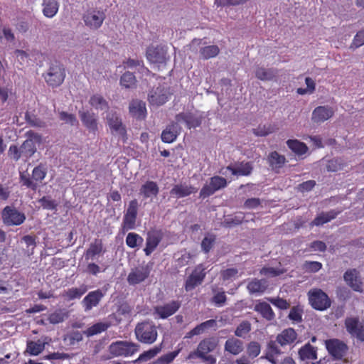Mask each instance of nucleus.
I'll return each instance as SVG.
<instances>
[{
    "instance_id": "14",
    "label": "nucleus",
    "mask_w": 364,
    "mask_h": 364,
    "mask_svg": "<svg viewBox=\"0 0 364 364\" xmlns=\"http://www.w3.org/2000/svg\"><path fill=\"white\" fill-rule=\"evenodd\" d=\"M105 18V14L102 11H87L83 16V20L86 26L91 28H100Z\"/></svg>"
},
{
    "instance_id": "36",
    "label": "nucleus",
    "mask_w": 364,
    "mask_h": 364,
    "mask_svg": "<svg viewBox=\"0 0 364 364\" xmlns=\"http://www.w3.org/2000/svg\"><path fill=\"white\" fill-rule=\"evenodd\" d=\"M254 309L267 321H272L275 317V314L271 306L265 301H260L257 303L255 306Z\"/></svg>"
},
{
    "instance_id": "62",
    "label": "nucleus",
    "mask_w": 364,
    "mask_h": 364,
    "mask_svg": "<svg viewBox=\"0 0 364 364\" xmlns=\"http://www.w3.org/2000/svg\"><path fill=\"white\" fill-rule=\"evenodd\" d=\"M284 272V270L276 269L274 267H262L260 269V274L265 276L277 277L282 274Z\"/></svg>"
},
{
    "instance_id": "34",
    "label": "nucleus",
    "mask_w": 364,
    "mask_h": 364,
    "mask_svg": "<svg viewBox=\"0 0 364 364\" xmlns=\"http://www.w3.org/2000/svg\"><path fill=\"white\" fill-rule=\"evenodd\" d=\"M227 169L230 171L232 175L247 176L251 174L253 167L250 162H241L236 167L230 165Z\"/></svg>"
},
{
    "instance_id": "55",
    "label": "nucleus",
    "mask_w": 364,
    "mask_h": 364,
    "mask_svg": "<svg viewBox=\"0 0 364 364\" xmlns=\"http://www.w3.org/2000/svg\"><path fill=\"white\" fill-rule=\"evenodd\" d=\"M261 351V346L258 342L251 341L247 347V353L249 357L255 358L259 355Z\"/></svg>"
},
{
    "instance_id": "59",
    "label": "nucleus",
    "mask_w": 364,
    "mask_h": 364,
    "mask_svg": "<svg viewBox=\"0 0 364 364\" xmlns=\"http://www.w3.org/2000/svg\"><path fill=\"white\" fill-rule=\"evenodd\" d=\"M176 122H184L188 127L191 129L193 127V117L190 114L181 112L176 116Z\"/></svg>"
},
{
    "instance_id": "9",
    "label": "nucleus",
    "mask_w": 364,
    "mask_h": 364,
    "mask_svg": "<svg viewBox=\"0 0 364 364\" xmlns=\"http://www.w3.org/2000/svg\"><path fill=\"white\" fill-rule=\"evenodd\" d=\"M146 56L151 63L156 64L158 67L161 65H165L169 59L166 49L159 46L148 47Z\"/></svg>"
},
{
    "instance_id": "13",
    "label": "nucleus",
    "mask_w": 364,
    "mask_h": 364,
    "mask_svg": "<svg viewBox=\"0 0 364 364\" xmlns=\"http://www.w3.org/2000/svg\"><path fill=\"white\" fill-rule=\"evenodd\" d=\"M4 223L7 225H20L26 220L23 213L19 212L14 208L6 206L2 211Z\"/></svg>"
},
{
    "instance_id": "30",
    "label": "nucleus",
    "mask_w": 364,
    "mask_h": 364,
    "mask_svg": "<svg viewBox=\"0 0 364 364\" xmlns=\"http://www.w3.org/2000/svg\"><path fill=\"white\" fill-rule=\"evenodd\" d=\"M197 192V188L192 186L186 184H176L170 191V194L178 198H183L190 196L192 193Z\"/></svg>"
},
{
    "instance_id": "41",
    "label": "nucleus",
    "mask_w": 364,
    "mask_h": 364,
    "mask_svg": "<svg viewBox=\"0 0 364 364\" xmlns=\"http://www.w3.org/2000/svg\"><path fill=\"white\" fill-rule=\"evenodd\" d=\"M277 74V70L274 68H265L259 67L255 70V76L257 79L262 81L273 80Z\"/></svg>"
},
{
    "instance_id": "54",
    "label": "nucleus",
    "mask_w": 364,
    "mask_h": 364,
    "mask_svg": "<svg viewBox=\"0 0 364 364\" xmlns=\"http://www.w3.org/2000/svg\"><path fill=\"white\" fill-rule=\"evenodd\" d=\"M180 350H176L173 352L168 353L166 354H164L161 356H160L156 360L157 364H169L171 363L176 357L179 354Z\"/></svg>"
},
{
    "instance_id": "64",
    "label": "nucleus",
    "mask_w": 364,
    "mask_h": 364,
    "mask_svg": "<svg viewBox=\"0 0 364 364\" xmlns=\"http://www.w3.org/2000/svg\"><path fill=\"white\" fill-rule=\"evenodd\" d=\"M60 119L70 125H75L78 124L76 117L73 114H69L66 112H61L60 113Z\"/></svg>"
},
{
    "instance_id": "23",
    "label": "nucleus",
    "mask_w": 364,
    "mask_h": 364,
    "mask_svg": "<svg viewBox=\"0 0 364 364\" xmlns=\"http://www.w3.org/2000/svg\"><path fill=\"white\" fill-rule=\"evenodd\" d=\"M181 127L177 122H172L166 126V129L162 131L161 140L164 143H172L173 142L178 135L180 134Z\"/></svg>"
},
{
    "instance_id": "51",
    "label": "nucleus",
    "mask_w": 364,
    "mask_h": 364,
    "mask_svg": "<svg viewBox=\"0 0 364 364\" xmlns=\"http://www.w3.org/2000/svg\"><path fill=\"white\" fill-rule=\"evenodd\" d=\"M22 154L26 157H31L36 151V144L31 140H26L21 146Z\"/></svg>"
},
{
    "instance_id": "6",
    "label": "nucleus",
    "mask_w": 364,
    "mask_h": 364,
    "mask_svg": "<svg viewBox=\"0 0 364 364\" xmlns=\"http://www.w3.org/2000/svg\"><path fill=\"white\" fill-rule=\"evenodd\" d=\"M139 204L136 199L131 200L124 213L122 229L123 232L136 228V222L138 215Z\"/></svg>"
},
{
    "instance_id": "49",
    "label": "nucleus",
    "mask_w": 364,
    "mask_h": 364,
    "mask_svg": "<svg viewBox=\"0 0 364 364\" xmlns=\"http://www.w3.org/2000/svg\"><path fill=\"white\" fill-rule=\"evenodd\" d=\"M216 241L215 235L208 234L206 235L201 242V249L205 253H208L213 247Z\"/></svg>"
},
{
    "instance_id": "19",
    "label": "nucleus",
    "mask_w": 364,
    "mask_h": 364,
    "mask_svg": "<svg viewBox=\"0 0 364 364\" xmlns=\"http://www.w3.org/2000/svg\"><path fill=\"white\" fill-rule=\"evenodd\" d=\"M107 124L111 129L112 133L115 132L122 137L126 136L127 130L125 127L123 125L122 122L119 116L115 112L108 113L107 115Z\"/></svg>"
},
{
    "instance_id": "61",
    "label": "nucleus",
    "mask_w": 364,
    "mask_h": 364,
    "mask_svg": "<svg viewBox=\"0 0 364 364\" xmlns=\"http://www.w3.org/2000/svg\"><path fill=\"white\" fill-rule=\"evenodd\" d=\"M289 318L296 322L302 320V310L299 306H293L289 314Z\"/></svg>"
},
{
    "instance_id": "21",
    "label": "nucleus",
    "mask_w": 364,
    "mask_h": 364,
    "mask_svg": "<svg viewBox=\"0 0 364 364\" xmlns=\"http://www.w3.org/2000/svg\"><path fill=\"white\" fill-rule=\"evenodd\" d=\"M104 293L101 289H97L89 292L82 299V304L85 311L91 310L97 306L102 299L104 297Z\"/></svg>"
},
{
    "instance_id": "42",
    "label": "nucleus",
    "mask_w": 364,
    "mask_h": 364,
    "mask_svg": "<svg viewBox=\"0 0 364 364\" xmlns=\"http://www.w3.org/2000/svg\"><path fill=\"white\" fill-rule=\"evenodd\" d=\"M24 119L30 127L43 128L46 126V124L43 120L31 112H26Z\"/></svg>"
},
{
    "instance_id": "16",
    "label": "nucleus",
    "mask_w": 364,
    "mask_h": 364,
    "mask_svg": "<svg viewBox=\"0 0 364 364\" xmlns=\"http://www.w3.org/2000/svg\"><path fill=\"white\" fill-rule=\"evenodd\" d=\"M79 117L82 124L89 132L95 135L98 132V122L96 114L87 110L80 111Z\"/></svg>"
},
{
    "instance_id": "44",
    "label": "nucleus",
    "mask_w": 364,
    "mask_h": 364,
    "mask_svg": "<svg viewBox=\"0 0 364 364\" xmlns=\"http://www.w3.org/2000/svg\"><path fill=\"white\" fill-rule=\"evenodd\" d=\"M45 348V343L41 341H28L26 346V351L31 355H38L43 351Z\"/></svg>"
},
{
    "instance_id": "3",
    "label": "nucleus",
    "mask_w": 364,
    "mask_h": 364,
    "mask_svg": "<svg viewBox=\"0 0 364 364\" xmlns=\"http://www.w3.org/2000/svg\"><path fill=\"white\" fill-rule=\"evenodd\" d=\"M46 175L47 168L45 164L41 163L33 169L31 178L28 173H20V182L22 186L36 191Z\"/></svg>"
},
{
    "instance_id": "38",
    "label": "nucleus",
    "mask_w": 364,
    "mask_h": 364,
    "mask_svg": "<svg viewBox=\"0 0 364 364\" xmlns=\"http://www.w3.org/2000/svg\"><path fill=\"white\" fill-rule=\"evenodd\" d=\"M247 289L250 294H262L267 289V282L264 279H253L248 282Z\"/></svg>"
},
{
    "instance_id": "10",
    "label": "nucleus",
    "mask_w": 364,
    "mask_h": 364,
    "mask_svg": "<svg viewBox=\"0 0 364 364\" xmlns=\"http://www.w3.org/2000/svg\"><path fill=\"white\" fill-rule=\"evenodd\" d=\"M164 238V232L161 229H151L146 233V245L144 252L146 256L151 255L157 248Z\"/></svg>"
},
{
    "instance_id": "57",
    "label": "nucleus",
    "mask_w": 364,
    "mask_h": 364,
    "mask_svg": "<svg viewBox=\"0 0 364 364\" xmlns=\"http://www.w3.org/2000/svg\"><path fill=\"white\" fill-rule=\"evenodd\" d=\"M107 267L102 266H100L95 262H89L86 267V272L91 275L96 276L100 272H105Z\"/></svg>"
},
{
    "instance_id": "25",
    "label": "nucleus",
    "mask_w": 364,
    "mask_h": 364,
    "mask_svg": "<svg viewBox=\"0 0 364 364\" xmlns=\"http://www.w3.org/2000/svg\"><path fill=\"white\" fill-rule=\"evenodd\" d=\"M297 338V333L292 328H288L283 330L277 337V341L281 346L291 345Z\"/></svg>"
},
{
    "instance_id": "4",
    "label": "nucleus",
    "mask_w": 364,
    "mask_h": 364,
    "mask_svg": "<svg viewBox=\"0 0 364 364\" xmlns=\"http://www.w3.org/2000/svg\"><path fill=\"white\" fill-rule=\"evenodd\" d=\"M66 76L65 68L63 64L55 62L52 63L43 77L47 85L52 87H58L63 84Z\"/></svg>"
},
{
    "instance_id": "20",
    "label": "nucleus",
    "mask_w": 364,
    "mask_h": 364,
    "mask_svg": "<svg viewBox=\"0 0 364 364\" xmlns=\"http://www.w3.org/2000/svg\"><path fill=\"white\" fill-rule=\"evenodd\" d=\"M334 114V110L329 106H318L316 107L311 114V120L316 123L327 121Z\"/></svg>"
},
{
    "instance_id": "26",
    "label": "nucleus",
    "mask_w": 364,
    "mask_h": 364,
    "mask_svg": "<svg viewBox=\"0 0 364 364\" xmlns=\"http://www.w3.org/2000/svg\"><path fill=\"white\" fill-rule=\"evenodd\" d=\"M346 283L356 291H362V282L358 277V272L355 269H348L344 274Z\"/></svg>"
},
{
    "instance_id": "33",
    "label": "nucleus",
    "mask_w": 364,
    "mask_h": 364,
    "mask_svg": "<svg viewBox=\"0 0 364 364\" xmlns=\"http://www.w3.org/2000/svg\"><path fill=\"white\" fill-rule=\"evenodd\" d=\"M87 291V287L85 284H82L79 287H72L65 290L62 296L67 301H72L76 299H80Z\"/></svg>"
},
{
    "instance_id": "32",
    "label": "nucleus",
    "mask_w": 364,
    "mask_h": 364,
    "mask_svg": "<svg viewBox=\"0 0 364 364\" xmlns=\"http://www.w3.org/2000/svg\"><path fill=\"white\" fill-rule=\"evenodd\" d=\"M268 161L272 170L278 173L279 170L284 166L287 161L284 156L274 151L269 154Z\"/></svg>"
},
{
    "instance_id": "17",
    "label": "nucleus",
    "mask_w": 364,
    "mask_h": 364,
    "mask_svg": "<svg viewBox=\"0 0 364 364\" xmlns=\"http://www.w3.org/2000/svg\"><path fill=\"white\" fill-rule=\"evenodd\" d=\"M106 250L104 247L103 242L101 239H95L85 250L84 255L87 261L94 260L97 257L104 255Z\"/></svg>"
},
{
    "instance_id": "5",
    "label": "nucleus",
    "mask_w": 364,
    "mask_h": 364,
    "mask_svg": "<svg viewBox=\"0 0 364 364\" xmlns=\"http://www.w3.org/2000/svg\"><path fill=\"white\" fill-rule=\"evenodd\" d=\"M139 346L135 343L127 341H117L109 346V353L116 357H129L138 352Z\"/></svg>"
},
{
    "instance_id": "47",
    "label": "nucleus",
    "mask_w": 364,
    "mask_h": 364,
    "mask_svg": "<svg viewBox=\"0 0 364 364\" xmlns=\"http://www.w3.org/2000/svg\"><path fill=\"white\" fill-rule=\"evenodd\" d=\"M219 52L218 46L215 45L205 46L200 50L201 57L205 60L215 57Z\"/></svg>"
},
{
    "instance_id": "39",
    "label": "nucleus",
    "mask_w": 364,
    "mask_h": 364,
    "mask_svg": "<svg viewBox=\"0 0 364 364\" xmlns=\"http://www.w3.org/2000/svg\"><path fill=\"white\" fill-rule=\"evenodd\" d=\"M299 356L301 360L317 359L316 349L310 343H306L299 350Z\"/></svg>"
},
{
    "instance_id": "48",
    "label": "nucleus",
    "mask_w": 364,
    "mask_h": 364,
    "mask_svg": "<svg viewBox=\"0 0 364 364\" xmlns=\"http://www.w3.org/2000/svg\"><path fill=\"white\" fill-rule=\"evenodd\" d=\"M276 130L277 128L275 125L268 124L264 125H259L256 129H253V133L256 136H265L269 134L274 132Z\"/></svg>"
},
{
    "instance_id": "58",
    "label": "nucleus",
    "mask_w": 364,
    "mask_h": 364,
    "mask_svg": "<svg viewBox=\"0 0 364 364\" xmlns=\"http://www.w3.org/2000/svg\"><path fill=\"white\" fill-rule=\"evenodd\" d=\"M65 319V314L61 310H58L49 314L48 320L52 324L61 323Z\"/></svg>"
},
{
    "instance_id": "15",
    "label": "nucleus",
    "mask_w": 364,
    "mask_h": 364,
    "mask_svg": "<svg viewBox=\"0 0 364 364\" xmlns=\"http://www.w3.org/2000/svg\"><path fill=\"white\" fill-rule=\"evenodd\" d=\"M326 347L329 354L336 359L342 358L348 350L347 345L338 339L327 340Z\"/></svg>"
},
{
    "instance_id": "12",
    "label": "nucleus",
    "mask_w": 364,
    "mask_h": 364,
    "mask_svg": "<svg viewBox=\"0 0 364 364\" xmlns=\"http://www.w3.org/2000/svg\"><path fill=\"white\" fill-rule=\"evenodd\" d=\"M205 275L206 272L203 264L196 266L185 282V290L189 291L200 285L203 282Z\"/></svg>"
},
{
    "instance_id": "43",
    "label": "nucleus",
    "mask_w": 364,
    "mask_h": 364,
    "mask_svg": "<svg viewBox=\"0 0 364 364\" xmlns=\"http://www.w3.org/2000/svg\"><path fill=\"white\" fill-rule=\"evenodd\" d=\"M90 105L95 109H106L108 108V102L100 94H95L92 95L89 100Z\"/></svg>"
},
{
    "instance_id": "2",
    "label": "nucleus",
    "mask_w": 364,
    "mask_h": 364,
    "mask_svg": "<svg viewBox=\"0 0 364 364\" xmlns=\"http://www.w3.org/2000/svg\"><path fill=\"white\" fill-rule=\"evenodd\" d=\"M134 333L136 339L144 344L154 343L158 337L157 327L151 321L138 323L135 327Z\"/></svg>"
},
{
    "instance_id": "35",
    "label": "nucleus",
    "mask_w": 364,
    "mask_h": 364,
    "mask_svg": "<svg viewBox=\"0 0 364 364\" xmlns=\"http://www.w3.org/2000/svg\"><path fill=\"white\" fill-rule=\"evenodd\" d=\"M42 12L47 18L54 17L58 11L59 3L57 0H43Z\"/></svg>"
},
{
    "instance_id": "31",
    "label": "nucleus",
    "mask_w": 364,
    "mask_h": 364,
    "mask_svg": "<svg viewBox=\"0 0 364 364\" xmlns=\"http://www.w3.org/2000/svg\"><path fill=\"white\" fill-rule=\"evenodd\" d=\"M341 213V210H331L326 213L323 212L321 214L318 215L314 218V220L311 223V225L312 226L322 225L331 221V220L335 219Z\"/></svg>"
},
{
    "instance_id": "45",
    "label": "nucleus",
    "mask_w": 364,
    "mask_h": 364,
    "mask_svg": "<svg viewBox=\"0 0 364 364\" xmlns=\"http://www.w3.org/2000/svg\"><path fill=\"white\" fill-rule=\"evenodd\" d=\"M143 242V237L136 232H129L126 237V245L130 248L138 247Z\"/></svg>"
},
{
    "instance_id": "63",
    "label": "nucleus",
    "mask_w": 364,
    "mask_h": 364,
    "mask_svg": "<svg viewBox=\"0 0 364 364\" xmlns=\"http://www.w3.org/2000/svg\"><path fill=\"white\" fill-rule=\"evenodd\" d=\"M244 217L242 215H235L234 217H228L225 219L224 225L225 227H232L240 225L242 223Z\"/></svg>"
},
{
    "instance_id": "37",
    "label": "nucleus",
    "mask_w": 364,
    "mask_h": 364,
    "mask_svg": "<svg viewBox=\"0 0 364 364\" xmlns=\"http://www.w3.org/2000/svg\"><path fill=\"white\" fill-rule=\"evenodd\" d=\"M139 191L144 198H148L151 196H156L159 188L156 182L148 181L141 186Z\"/></svg>"
},
{
    "instance_id": "56",
    "label": "nucleus",
    "mask_w": 364,
    "mask_h": 364,
    "mask_svg": "<svg viewBox=\"0 0 364 364\" xmlns=\"http://www.w3.org/2000/svg\"><path fill=\"white\" fill-rule=\"evenodd\" d=\"M302 268L307 272L315 273L322 268V264L316 261H306L303 264Z\"/></svg>"
},
{
    "instance_id": "7",
    "label": "nucleus",
    "mask_w": 364,
    "mask_h": 364,
    "mask_svg": "<svg viewBox=\"0 0 364 364\" xmlns=\"http://www.w3.org/2000/svg\"><path fill=\"white\" fill-rule=\"evenodd\" d=\"M309 300L311 306L318 311L327 309L331 306V300L328 295L320 289H314L309 291Z\"/></svg>"
},
{
    "instance_id": "11",
    "label": "nucleus",
    "mask_w": 364,
    "mask_h": 364,
    "mask_svg": "<svg viewBox=\"0 0 364 364\" xmlns=\"http://www.w3.org/2000/svg\"><path fill=\"white\" fill-rule=\"evenodd\" d=\"M226 186L227 181L225 178L218 176H213L210 178L209 183L204 185L201 188L200 197L202 198H208Z\"/></svg>"
},
{
    "instance_id": "52",
    "label": "nucleus",
    "mask_w": 364,
    "mask_h": 364,
    "mask_svg": "<svg viewBox=\"0 0 364 364\" xmlns=\"http://www.w3.org/2000/svg\"><path fill=\"white\" fill-rule=\"evenodd\" d=\"M212 291L214 293V295L211 299V302L218 307L224 306L227 301L225 292L222 291L215 293V289L213 288L212 289Z\"/></svg>"
},
{
    "instance_id": "50",
    "label": "nucleus",
    "mask_w": 364,
    "mask_h": 364,
    "mask_svg": "<svg viewBox=\"0 0 364 364\" xmlns=\"http://www.w3.org/2000/svg\"><path fill=\"white\" fill-rule=\"evenodd\" d=\"M108 327L109 326L107 323L99 322L87 328L85 333L87 336H92L94 335L105 331Z\"/></svg>"
},
{
    "instance_id": "60",
    "label": "nucleus",
    "mask_w": 364,
    "mask_h": 364,
    "mask_svg": "<svg viewBox=\"0 0 364 364\" xmlns=\"http://www.w3.org/2000/svg\"><path fill=\"white\" fill-rule=\"evenodd\" d=\"M364 45V28L359 31L353 38L351 48H357Z\"/></svg>"
},
{
    "instance_id": "22",
    "label": "nucleus",
    "mask_w": 364,
    "mask_h": 364,
    "mask_svg": "<svg viewBox=\"0 0 364 364\" xmlns=\"http://www.w3.org/2000/svg\"><path fill=\"white\" fill-rule=\"evenodd\" d=\"M129 111L132 117L144 120L146 117V103L142 100H133L129 103Z\"/></svg>"
},
{
    "instance_id": "53",
    "label": "nucleus",
    "mask_w": 364,
    "mask_h": 364,
    "mask_svg": "<svg viewBox=\"0 0 364 364\" xmlns=\"http://www.w3.org/2000/svg\"><path fill=\"white\" fill-rule=\"evenodd\" d=\"M251 331V323L248 321L241 322L235 331V335L242 338Z\"/></svg>"
},
{
    "instance_id": "24",
    "label": "nucleus",
    "mask_w": 364,
    "mask_h": 364,
    "mask_svg": "<svg viewBox=\"0 0 364 364\" xmlns=\"http://www.w3.org/2000/svg\"><path fill=\"white\" fill-rule=\"evenodd\" d=\"M168 100V95L164 87L161 86L153 89L149 94V102L156 106H161Z\"/></svg>"
},
{
    "instance_id": "46",
    "label": "nucleus",
    "mask_w": 364,
    "mask_h": 364,
    "mask_svg": "<svg viewBox=\"0 0 364 364\" xmlns=\"http://www.w3.org/2000/svg\"><path fill=\"white\" fill-rule=\"evenodd\" d=\"M136 79L135 75L130 72H125L120 78V85L125 88L136 87Z\"/></svg>"
},
{
    "instance_id": "28",
    "label": "nucleus",
    "mask_w": 364,
    "mask_h": 364,
    "mask_svg": "<svg viewBox=\"0 0 364 364\" xmlns=\"http://www.w3.org/2000/svg\"><path fill=\"white\" fill-rule=\"evenodd\" d=\"M217 327H218L217 321L215 319H210V320L205 321L197 325L195 328L191 329L187 333L186 337L191 338L194 336H198V335L202 334L210 328L215 330L217 328Z\"/></svg>"
},
{
    "instance_id": "8",
    "label": "nucleus",
    "mask_w": 364,
    "mask_h": 364,
    "mask_svg": "<svg viewBox=\"0 0 364 364\" xmlns=\"http://www.w3.org/2000/svg\"><path fill=\"white\" fill-rule=\"evenodd\" d=\"M151 271V265L141 264L131 269L127 280L129 285H136L149 278Z\"/></svg>"
},
{
    "instance_id": "18",
    "label": "nucleus",
    "mask_w": 364,
    "mask_h": 364,
    "mask_svg": "<svg viewBox=\"0 0 364 364\" xmlns=\"http://www.w3.org/2000/svg\"><path fill=\"white\" fill-rule=\"evenodd\" d=\"M181 303L178 300L171 301L169 303L154 308L155 313L161 318H166L173 315L181 307Z\"/></svg>"
},
{
    "instance_id": "27",
    "label": "nucleus",
    "mask_w": 364,
    "mask_h": 364,
    "mask_svg": "<svg viewBox=\"0 0 364 364\" xmlns=\"http://www.w3.org/2000/svg\"><path fill=\"white\" fill-rule=\"evenodd\" d=\"M224 349L228 353L237 355L243 351L244 344L241 340L232 337L225 341Z\"/></svg>"
},
{
    "instance_id": "40",
    "label": "nucleus",
    "mask_w": 364,
    "mask_h": 364,
    "mask_svg": "<svg viewBox=\"0 0 364 364\" xmlns=\"http://www.w3.org/2000/svg\"><path fill=\"white\" fill-rule=\"evenodd\" d=\"M286 143L287 146L298 156L304 155L308 151L306 144L297 139H288Z\"/></svg>"
},
{
    "instance_id": "1",
    "label": "nucleus",
    "mask_w": 364,
    "mask_h": 364,
    "mask_svg": "<svg viewBox=\"0 0 364 364\" xmlns=\"http://www.w3.org/2000/svg\"><path fill=\"white\" fill-rule=\"evenodd\" d=\"M218 345V340L214 337L205 338L200 341L196 350L191 351L187 358L195 359L200 358L206 364H215L216 358L212 355H209L215 350Z\"/></svg>"
},
{
    "instance_id": "29",
    "label": "nucleus",
    "mask_w": 364,
    "mask_h": 364,
    "mask_svg": "<svg viewBox=\"0 0 364 364\" xmlns=\"http://www.w3.org/2000/svg\"><path fill=\"white\" fill-rule=\"evenodd\" d=\"M277 343V340L269 341L265 350L264 358L272 364H277V357L282 354V350Z\"/></svg>"
}]
</instances>
